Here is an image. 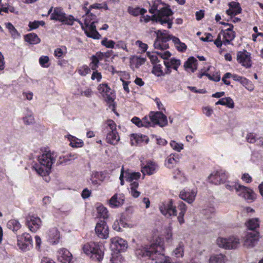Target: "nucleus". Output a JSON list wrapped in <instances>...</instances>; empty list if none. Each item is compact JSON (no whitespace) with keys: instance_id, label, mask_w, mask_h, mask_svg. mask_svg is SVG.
I'll return each instance as SVG.
<instances>
[{"instance_id":"nucleus-25","label":"nucleus","mask_w":263,"mask_h":263,"mask_svg":"<svg viewBox=\"0 0 263 263\" xmlns=\"http://www.w3.org/2000/svg\"><path fill=\"white\" fill-rule=\"evenodd\" d=\"M157 164L153 161H148L146 164L141 168V172L144 175H151L155 173L158 169Z\"/></svg>"},{"instance_id":"nucleus-45","label":"nucleus","mask_w":263,"mask_h":263,"mask_svg":"<svg viewBox=\"0 0 263 263\" xmlns=\"http://www.w3.org/2000/svg\"><path fill=\"white\" fill-rule=\"evenodd\" d=\"M86 17L85 18L84 24L86 27H88L89 24L91 23L93 21L96 20V16L95 15H93L92 13H90V10H88L87 11L86 13Z\"/></svg>"},{"instance_id":"nucleus-37","label":"nucleus","mask_w":263,"mask_h":263,"mask_svg":"<svg viewBox=\"0 0 263 263\" xmlns=\"http://www.w3.org/2000/svg\"><path fill=\"white\" fill-rule=\"evenodd\" d=\"M7 227L13 232H17L21 228V224L17 220L11 219L7 222Z\"/></svg>"},{"instance_id":"nucleus-44","label":"nucleus","mask_w":263,"mask_h":263,"mask_svg":"<svg viewBox=\"0 0 263 263\" xmlns=\"http://www.w3.org/2000/svg\"><path fill=\"white\" fill-rule=\"evenodd\" d=\"M97 213L98 216L103 218V219L108 217V211L107 209L103 205H100L97 208Z\"/></svg>"},{"instance_id":"nucleus-28","label":"nucleus","mask_w":263,"mask_h":263,"mask_svg":"<svg viewBox=\"0 0 263 263\" xmlns=\"http://www.w3.org/2000/svg\"><path fill=\"white\" fill-rule=\"evenodd\" d=\"M184 67L187 71L194 72L197 68V60L194 57H190L184 63Z\"/></svg>"},{"instance_id":"nucleus-11","label":"nucleus","mask_w":263,"mask_h":263,"mask_svg":"<svg viewBox=\"0 0 263 263\" xmlns=\"http://www.w3.org/2000/svg\"><path fill=\"white\" fill-rule=\"evenodd\" d=\"M98 90L107 103L111 104L114 102L115 99V95L113 90L107 84H100L98 87Z\"/></svg>"},{"instance_id":"nucleus-33","label":"nucleus","mask_w":263,"mask_h":263,"mask_svg":"<svg viewBox=\"0 0 263 263\" xmlns=\"http://www.w3.org/2000/svg\"><path fill=\"white\" fill-rule=\"evenodd\" d=\"M247 228L253 231L259 227V220L257 218H253L249 219L246 223Z\"/></svg>"},{"instance_id":"nucleus-20","label":"nucleus","mask_w":263,"mask_h":263,"mask_svg":"<svg viewBox=\"0 0 263 263\" xmlns=\"http://www.w3.org/2000/svg\"><path fill=\"white\" fill-rule=\"evenodd\" d=\"M237 60L242 66L249 68L251 66L250 53L246 50L239 51L237 54Z\"/></svg>"},{"instance_id":"nucleus-29","label":"nucleus","mask_w":263,"mask_h":263,"mask_svg":"<svg viewBox=\"0 0 263 263\" xmlns=\"http://www.w3.org/2000/svg\"><path fill=\"white\" fill-rule=\"evenodd\" d=\"M125 218L123 216H121L119 219H117L112 225L114 230L117 231H122V228H126L127 227V223L125 221Z\"/></svg>"},{"instance_id":"nucleus-49","label":"nucleus","mask_w":263,"mask_h":263,"mask_svg":"<svg viewBox=\"0 0 263 263\" xmlns=\"http://www.w3.org/2000/svg\"><path fill=\"white\" fill-rule=\"evenodd\" d=\"M45 24V22L43 21H35L33 22H29L28 26L30 28V30H33L37 28L40 25L43 26Z\"/></svg>"},{"instance_id":"nucleus-15","label":"nucleus","mask_w":263,"mask_h":263,"mask_svg":"<svg viewBox=\"0 0 263 263\" xmlns=\"http://www.w3.org/2000/svg\"><path fill=\"white\" fill-rule=\"evenodd\" d=\"M110 247L111 250L118 252L124 251L127 248V241L119 237L110 239Z\"/></svg>"},{"instance_id":"nucleus-27","label":"nucleus","mask_w":263,"mask_h":263,"mask_svg":"<svg viewBox=\"0 0 263 263\" xmlns=\"http://www.w3.org/2000/svg\"><path fill=\"white\" fill-rule=\"evenodd\" d=\"M230 8L227 10V14L229 15H236L241 12V8L238 2H232L229 4Z\"/></svg>"},{"instance_id":"nucleus-50","label":"nucleus","mask_w":263,"mask_h":263,"mask_svg":"<svg viewBox=\"0 0 263 263\" xmlns=\"http://www.w3.org/2000/svg\"><path fill=\"white\" fill-rule=\"evenodd\" d=\"M170 145L173 149L178 152H180L183 148V145L182 143H178L175 141H171Z\"/></svg>"},{"instance_id":"nucleus-22","label":"nucleus","mask_w":263,"mask_h":263,"mask_svg":"<svg viewBox=\"0 0 263 263\" xmlns=\"http://www.w3.org/2000/svg\"><path fill=\"white\" fill-rule=\"evenodd\" d=\"M48 240L52 245L57 244L60 239V232L57 227L50 228L47 232Z\"/></svg>"},{"instance_id":"nucleus-12","label":"nucleus","mask_w":263,"mask_h":263,"mask_svg":"<svg viewBox=\"0 0 263 263\" xmlns=\"http://www.w3.org/2000/svg\"><path fill=\"white\" fill-rule=\"evenodd\" d=\"M228 177V175L225 171L219 170L211 174L208 179L209 182L218 185L224 183Z\"/></svg>"},{"instance_id":"nucleus-36","label":"nucleus","mask_w":263,"mask_h":263,"mask_svg":"<svg viewBox=\"0 0 263 263\" xmlns=\"http://www.w3.org/2000/svg\"><path fill=\"white\" fill-rule=\"evenodd\" d=\"M216 105H225L230 108H233L234 107V102L230 97H226L220 99L216 103Z\"/></svg>"},{"instance_id":"nucleus-32","label":"nucleus","mask_w":263,"mask_h":263,"mask_svg":"<svg viewBox=\"0 0 263 263\" xmlns=\"http://www.w3.org/2000/svg\"><path fill=\"white\" fill-rule=\"evenodd\" d=\"M227 261V257L222 254L212 255L209 259V263H226Z\"/></svg>"},{"instance_id":"nucleus-18","label":"nucleus","mask_w":263,"mask_h":263,"mask_svg":"<svg viewBox=\"0 0 263 263\" xmlns=\"http://www.w3.org/2000/svg\"><path fill=\"white\" fill-rule=\"evenodd\" d=\"M197 191L196 189H184L179 194V197L188 203H192L197 195Z\"/></svg>"},{"instance_id":"nucleus-55","label":"nucleus","mask_w":263,"mask_h":263,"mask_svg":"<svg viewBox=\"0 0 263 263\" xmlns=\"http://www.w3.org/2000/svg\"><path fill=\"white\" fill-rule=\"evenodd\" d=\"M246 139L248 142L251 143H255L257 137L253 133H249L247 135Z\"/></svg>"},{"instance_id":"nucleus-2","label":"nucleus","mask_w":263,"mask_h":263,"mask_svg":"<svg viewBox=\"0 0 263 263\" xmlns=\"http://www.w3.org/2000/svg\"><path fill=\"white\" fill-rule=\"evenodd\" d=\"M132 122L138 127H154L156 125L164 127L167 124L166 116L160 111L151 112L148 116L144 117L142 120L134 117Z\"/></svg>"},{"instance_id":"nucleus-47","label":"nucleus","mask_w":263,"mask_h":263,"mask_svg":"<svg viewBox=\"0 0 263 263\" xmlns=\"http://www.w3.org/2000/svg\"><path fill=\"white\" fill-rule=\"evenodd\" d=\"M76 95H80L81 96L86 97H90L93 94V91L90 88H86L85 90H78V92H76Z\"/></svg>"},{"instance_id":"nucleus-54","label":"nucleus","mask_w":263,"mask_h":263,"mask_svg":"<svg viewBox=\"0 0 263 263\" xmlns=\"http://www.w3.org/2000/svg\"><path fill=\"white\" fill-rule=\"evenodd\" d=\"M90 72V68L86 65H84L81 67L79 70V73L82 76H85Z\"/></svg>"},{"instance_id":"nucleus-40","label":"nucleus","mask_w":263,"mask_h":263,"mask_svg":"<svg viewBox=\"0 0 263 263\" xmlns=\"http://www.w3.org/2000/svg\"><path fill=\"white\" fill-rule=\"evenodd\" d=\"M172 38L173 42L178 51L184 52L186 50V45L184 43L181 42L179 38L175 36Z\"/></svg>"},{"instance_id":"nucleus-13","label":"nucleus","mask_w":263,"mask_h":263,"mask_svg":"<svg viewBox=\"0 0 263 263\" xmlns=\"http://www.w3.org/2000/svg\"><path fill=\"white\" fill-rule=\"evenodd\" d=\"M159 210L161 213L167 218L177 215V212L176 206L173 205L172 200L161 203L159 205Z\"/></svg>"},{"instance_id":"nucleus-7","label":"nucleus","mask_w":263,"mask_h":263,"mask_svg":"<svg viewBox=\"0 0 263 263\" xmlns=\"http://www.w3.org/2000/svg\"><path fill=\"white\" fill-rule=\"evenodd\" d=\"M106 135V141L112 145L117 144L120 140V137L117 132L116 124L111 120H108L106 122V126L104 128Z\"/></svg>"},{"instance_id":"nucleus-14","label":"nucleus","mask_w":263,"mask_h":263,"mask_svg":"<svg viewBox=\"0 0 263 263\" xmlns=\"http://www.w3.org/2000/svg\"><path fill=\"white\" fill-rule=\"evenodd\" d=\"M237 195L249 202H252L255 199V195L250 188L243 185H239L237 189Z\"/></svg>"},{"instance_id":"nucleus-24","label":"nucleus","mask_w":263,"mask_h":263,"mask_svg":"<svg viewBox=\"0 0 263 263\" xmlns=\"http://www.w3.org/2000/svg\"><path fill=\"white\" fill-rule=\"evenodd\" d=\"M58 259L62 263H70L72 255L68 250L63 248L58 252Z\"/></svg>"},{"instance_id":"nucleus-51","label":"nucleus","mask_w":263,"mask_h":263,"mask_svg":"<svg viewBox=\"0 0 263 263\" xmlns=\"http://www.w3.org/2000/svg\"><path fill=\"white\" fill-rule=\"evenodd\" d=\"M239 185H240L239 184H237L235 182H227L225 184V187L227 190H228L230 191H233L234 190H235L236 192H237V187H238Z\"/></svg>"},{"instance_id":"nucleus-63","label":"nucleus","mask_w":263,"mask_h":263,"mask_svg":"<svg viewBox=\"0 0 263 263\" xmlns=\"http://www.w3.org/2000/svg\"><path fill=\"white\" fill-rule=\"evenodd\" d=\"M128 12L132 15L136 16L140 14V8H129Z\"/></svg>"},{"instance_id":"nucleus-16","label":"nucleus","mask_w":263,"mask_h":263,"mask_svg":"<svg viewBox=\"0 0 263 263\" xmlns=\"http://www.w3.org/2000/svg\"><path fill=\"white\" fill-rule=\"evenodd\" d=\"M259 235L257 231L247 232L244 238V246L248 248L254 247L258 241Z\"/></svg>"},{"instance_id":"nucleus-19","label":"nucleus","mask_w":263,"mask_h":263,"mask_svg":"<svg viewBox=\"0 0 263 263\" xmlns=\"http://www.w3.org/2000/svg\"><path fill=\"white\" fill-rule=\"evenodd\" d=\"M95 232L99 237L102 239H106L108 237V227L104 220L98 222L95 228Z\"/></svg>"},{"instance_id":"nucleus-31","label":"nucleus","mask_w":263,"mask_h":263,"mask_svg":"<svg viewBox=\"0 0 263 263\" xmlns=\"http://www.w3.org/2000/svg\"><path fill=\"white\" fill-rule=\"evenodd\" d=\"M141 174L139 172H133L129 170L125 171V178L127 181L130 183L134 181H137L140 178Z\"/></svg>"},{"instance_id":"nucleus-60","label":"nucleus","mask_w":263,"mask_h":263,"mask_svg":"<svg viewBox=\"0 0 263 263\" xmlns=\"http://www.w3.org/2000/svg\"><path fill=\"white\" fill-rule=\"evenodd\" d=\"M203 113L207 117H210L213 113V109L208 106H205L202 108Z\"/></svg>"},{"instance_id":"nucleus-30","label":"nucleus","mask_w":263,"mask_h":263,"mask_svg":"<svg viewBox=\"0 0 263 263\" xmlns=\"http://www.w3.org/2000/svg\"><path fill=\"white\" fill-rule=\"evenodd\" d=\"M221 33L223 36V43L224 45L231 44V42L235 39L236 36L235 32H227L221 31Z\"/></svg>"},{"instance_id":"nucleus-21","label":"nucleus","mask_w":263,"mask_h":263,"mask_svg":"<svg viewBox=\"0 0 263 263\" xmlns=\"http://www.w3.org/2000/svg\"><path fill=\"white\" fill-rule=\"evenodd\" d=\"M180 155L177 153H172L165 159L164 165L168 168H173L179 162Z\"/></svg>"},{"instance_id":"nucleus-52","label":"nucleus","mask_w":263,"mask_h":263,"mask_svg":"<svg viewBox=\"0 0 263 263\" xmlns=\"http://www.w3.org/2000/svg\"><path fill=\"white\" fill-rule=\"evenodd\" d=\"M49 61V57L47 56H42L39 59L40 64L43 67L47 68L49 67V65L47 64Z\"/></svg>"},{"instance_id":"nucleus-6","label":"nucleus","mask_w":263,"mask_h":263,"mask_svg":"<svg viewBox=\"0 0 263 263\" xmlns=\"http://www.w3.org/2000/svg\"><path fill=\"white\" fill-rule=\"evenodd\" d=\"M157 37L154 43V46L155 49H158L162 50H165L169 48L168 41L171 40L174 36L170 35L167 33V31L165 30H158L155 32Z\"/></svg>"},{"instance_id":"nucleus-39","label":"nucleus","mask_w":263,"mask_h":263,"mask_svg":"<svg viewBox=\"0 0 263 263\" xmlns=\"http://www.w3.org/2000/svg\"><path fill=\"white\" fill-rule=\"evenodd\" d=\"M184 243L180 241L173 252V255L176 257H182L184 255Z\"/></svg>"},{"instance_id":"nucleus-57","label":"nucleus","mask_w":263,"mask_h":263,"mask_svg":"<svg viewBox=\"0 0 263 263\" xmlns=\"http://www.w3.org/2000/svg\"><path fill=\"white\" fill-rule=\"evenodd\" d=\"M6 28L9 30L10 32L11 33L12 35H15L17 33V31L13 25L10 23H8L6 25Z\"/></svg>"},{"instance_id":"nucleus-23","label":"nucleus","mask_w":263,"mask_h":263,"mask_svg":"<svg viewBox=\"0 0 263 263\" xmlns=\"http://www.w3.org/2000/svg\"><path fill=\"white\" fill-rule=\"evenodd\" d=\"M124 199L123 194H115L109 200V204L112 208H118L123 204Z\"/></svg>"},{"instance_id":"nucleus-10","label":"nucleus","mask_w":263,"mask_h":263,"mask_svg":"<svg viewBox=\"0 0 263 263\" xmlns=\"http://www.w3.org/2000/svg\"><path fill=\"white\" fill-rule=\"evenodd\" d=\"M17 246L23 251L29 250L32 247V239L30 235L24 233L17 236Z\"/></svg>"},{"instance_id":"nucleus-26","label":"nucleus","mask_w":263,"mask_h":263,"mask_svg":"<svg viewBox=\"0 0 263 263\" xmlns=\"http://www.w3.org/2000/svg\"><path fill=\"white\" fill-rule=\"evenodd\" d=\"M97 23L96 21H93L91 23L89 24L88 28L89 31L87 30H85V33L88 37L94 39H99L101 37V35L96 30V26L95 23Z\"/></svg>"},{"instance_id":"nucleus-61","label":"nucleus","mask_w":263,"mask_h":263,"mask_svg":"<svg viewBox=\"0 0 263 263\" xmlns=\"http://www.w3.org/2000/svg\"><path fill=\"white\" fill-rule=\"evenodd\" d=\"M116 47L118 48H121L123 49L126 51H128L127 49L126 44L125 43L122 41H119L117 42L115 44Z\"/></svg>"},{"instance_id":"nucleus-5","label":"nucleus","mask_w":263,"mask_h":263,"mask_svg":"<svg viewBox=\"0 0 263 263\" xmlns=\"http://www.w3.org/2000/svg\"><path fill=\"white\" fill-rule=\"evenodd\" d=\"M84 252L92 259L100 261L103 257L102 247L95 242L85 244L83 247Z\"/></svg>"},{"instance_id":"nucleus-1","label":"nucleus","mask_w":263,"mask_h":263,"mask_svg":"<svg viewBox=\"0 0 263 263\" xmlns=\"http://www.w3.org/2000/svg\"><path fill=\"white\" fill-rule=\"evenodd\" d=\"M164 248L160 243H153L149 246H138L136 254L138 257H147L148 263H172L171 258L161 253Z\"/></svg>"},{"instance_id":"nucleus-64","label":"nucleus","mask_w":263,"mask_h":263,"mask_svg":"<svg viewBox=\"0 0 263 263\" xmlns=\"http://www.w3.org/2000/svg\"><path fill=\"white\" fill-rule=\"evenodd\" d=\"M102 78L101 74L100 72H98L97 71H94L91 76V79L92 80H95L97 79V80L99 82L101 80Z\"/></svg>"},{"instance_id":"nucleus-17","label":"nucleus","mask_w":263,"mask_h":263,"mask_svg":"<svg viewBox=\"0 0 263 263\" xmlns=\"http://www.w3.org/2000/svg\"><path fill=\"white\" fill-rule=\"evenodd\" d=\"M26 224L32 232H36L41 227V219L33 215H29L26 217Z\"/></svg>"},{"instance_id":"nucleus-48","label":"nucleus","mask_w":263,"mask_h":263,"mask_svg":"<svg viewBox=\"0 0 263 263\" xmlns=\"http://www.w3.org/2000/svg\"><path fill=\"white\" fill-rule=\"evenodd\" d=\"M101 44L107 48H114L116 43L112 40H108L107 38H104L101 41Z\"/></svg>"},{"instance_id":"nucleus-38","label":"nucleus","mask_w":263,"mask_h":263,"mask_svg":"<svg viewBox=\"0 0 263 263\" xmlns=\"http://www.w3.org/2000/svg\"><path fill=\"white\" fill-rule=\"evenodd\" d=\"M178 62H180L179 60H177L174 58L171 59L170 61H164L163 63L165 66V73L170 74L171 72V68L176 65V64Z\"/></svg>"},{"instance_id":"nucleus-41","label":"nucleus","mask_w":263,"mask_h":263,"mask_svg":"<svg viewBox=\"0 0 263 263\" xmlns=\"http://www.w3.org/2000/svg\"><path fill=\"white\" fill-rule=\"evenodd\" d=\"M152 72L157 77L163 76L166 74L165 70L164 71H163L161 64L158 63L154 64Z\"/></svg>"},{"instance_id":"nucleus-46","label":"nucleus","mask_w":263,"mask_h":263,"mask_svg":"<svg viewBox=\"0 0 263 263\" xmlns=\"http://www.w3.org/2000/svg\"><path fill=\"white\" fill-rule=\"evenodd\" d=\"M24 123L26 125L32 124L34 122V117L31 112L26 115L23 118Z\"/></svg>"},{"instance_id":"nucleus-59","label":"nucleus","mask_w":263,"mask_h":263,"mask_svg":"<svg viewBox=\"0 0 263 263\" xmlns=\"http://www.w3.org/2000/svg\"><path fill=\"white\" fill-rule=\"evenodd\" d=\"M136 139L137 142H144L145 143H147L149 141L148 138L145 135H138Z\"/></svg>"},{"instance_id":"nucleus-8","label":"nucleus","mask_w":263,"mask_h":263,"mask_svg":"<svg viewBox=\"0 0 263 263\" xmlns=\"http://www.w3.org/2000/svg\"><path fill=\"white\" fill-rule=\"evenodd\" d=\"M51 20L58 21L63 24L72 25L74 18L71 15H66L63 9L60 7H55L50 15Z\"/></svg>"},{"instance_id":"nucleus-34","label":"nucleus","mask_w":263,"mask_h":263,"mask_svg":"<svg viewBox=\"0 0 263 263\" xmlns=\"http://www.w3.org/2000/svg\"><path fill=\"white\" fill-rule=\"evenodd\" d=\"M25 41L30 44H37L41 41L37 35L34 33L27 34L24 36Z\"/></svg>"},{"instance_id":"nucleus-9","label":"nucleus","mask_w":263,"mask_h":263,"mask_svg":"<svg viewBox=\"0 0 263 263\" xmlns=\"http://www.w3.org/2000/svg\"><path fill=\"white\" fill-rule=\"evenodd\" d=\"M216 243L220 248L227 250H232L235 249L238 247L240 240L239 238L234 236L227 238L219 237L216 239Z\"/></svg>"},{"instance_id":"nucleus-4","label":"nucleus","mask_w":263,"mask_h":263,"mask_svg":"<svg viewBox=\"0 0 263 263\" xmlns=\"http://www.w3.org/2000/svg\"><path fill=\"white\" fill-rule=\"evenodd\" d=\"M173 14V11L169 8L162 7L158 10L157 13L152 16V21L160 23L161 24H167V27L171 29L173 24V20L170 16Z\"/></svg>"},{"instance_id":"nucleus-56","label":"nucleus","mask_w":263,"mask_h":263,"mask_svg":"<svg viewBox=\"0 0 263 263\" xmlns=\"http://www.w3.org/2000/svg\"><path fill=\"white\" fill-rule=\"evenodd\" d=\"M156 53L157 54L159 55L162 59H163L164 60L167 59L171 55V53L168 51H165L164 52L157 51V52H156Z\"/></svg>"},{"instance_id":"nucleus-53","label":"nucleus","mask_w":263,"mask_h":263,"mask_svg":"<svg viewBox=\"0 0 263 263\" xmlns=\"http://www.w3.org/2000/svg\"><path fill=\"white\" fill-rule=\"evenodd\" d=\"M133 62L135 63L136 67L138 68L145 63V59L136 57L133 58Z\"/></svg>"},{"instance_id":"nucleus-3","label":"nucleus","mask_w":263,"mask_h":263,"mask_svg":"<svg viewBox=\"0 0 263 263\" xmlns=\"http://www.w3.org/2000/svg\"><path fill=\"white\" fill-rule=\"evenodd\" d=\"M39 163L32 166L34 170L39 175L45 176L48 175L51 171V166L55 161L53 154L48 152L43 154L39 157Z\"/></svg>"},{"instance_id":"nucleus-58","label":"nucleus","mask_w":263,"mask_h":263,"mask_svg":"<svg viewBox=\"0 0 263 263\" xmlns=\"http://www.w3.org/2000/svg\"><path fill=\"white\" fill-rule=\"evenodd\" d=\"M146 54L151 60L153 64L157 63L158 57L155 53L151 54L149 52H147Z\"/></svg>"},{"instance_id":"nucleus-35","label":"nucleus","mask_w":263,"mask_h":263,"mask_svg":"<svg viewBox=\"0 0 263 263\" xmlns=\"http://www.w3.org/2000/svg\"><path fill=\"white\" fill-rule=\"evenodd\" d=\"M178 209L180 211L179 215L178 216V220L180 224H182L184 222L183 217L186 211V205L183 202L180 201L178 203Z\"/></svg>"},{"instance_id":"nucleus-62","label":"nucleus","mask_w":263,"mask_h":263,"mask_svg":"<svg viewBox=\"0 0 263 263\" xmlns=\"http://www.w3.org/2000/svg\"><path fill=\"white\" fill-rule=\"evenodd\" d=\"M78 155L76 153H70L65 157L66 161H70L75 160L78 158Z\"/></svg>"},{"instance_id":"nucleus-42","label":"nucleus","mask_w":263,"mask_h":263,"mask_svg":"<svg viewBox=\"0 0 263 263\" xmlns=\"http://www.w3.org/2000/svg\"><path fill=\"white\" fill-rule=\"evenodd\" d=\"M138 186L139 183L137 181H134L130 184V193L134 198H138L140 195V192L137 190Z\"/></svg>"},{"instance_id":"nucleus-43","label":"nucleus","mask_w":263,"mask_h":263,"mask_svg":"<svg viewBox=\"0 0 263 263\" xmlns=\"http://www.w3.org/2000/svg\"><path fill=\"white\" fill-rule=\"evenodd\" d=\"M70 141V145L73 147H81L83 145L82 140L79 139L75 137L70 135L68 137Z\"/></svg>"}]
</instances>
